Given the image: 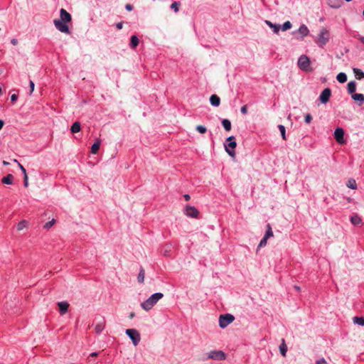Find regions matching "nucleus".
<instances>
[{
  "mask_svg": "<svg viewBox=\"0 0 364 364\" xmlns=\"http://www.w3.org/2000/svg\"><path fill=\"white\" fill-rule=\"evenodd\" d=\"M116 27L117 29L120 30L123 27V22H119L116 24Z\"/></svg>",
  "mask_w": 364,
  "mask_h": 364,
  "instance_id": "nucleus-49",
  "label": "nucleus"
},
{
  "mask_svg": "<svg viewBox=\"0 0 364 364\" xmlns=\"http://www.w3.org/2000/svg\"><path fill=\"white\" fill-rule=\"evenodd\" d=\"M329 33L328 31L323 28L321 31L318 35V44L320 46H323L326 45L328 41Z\"/></svg>",
  "mask_w": 364,
  "mask_h": 364,
  "instance_id": "nucleus-9",
  "label": "nucleus"
},
{
  "mask_svg": "<svg viewBox=\"0 0 364 364\" xmlns=\"http://www.w3.org/2000/svg\"><path fill=\"white\" fill-rule=\"evenodd\" d=\"M292 27V24L290 21H287L281 26L280 29L283 31L290 29Z\"/></svg>",
  "mask_w": 364,
  "mask_h": 364,
  "instance_id": "nucleus-34",
  "label": "nucleus"
},
{
  "mask_svg": "<svg viewBox=\"0 0 364 364\" xmlns=\"http://www.w3.org/2000/svg\"><path fill=\"white\" fill-rule=\"evenodd\" d=\"M60 20L65 22H70L72 19L71 15L64 9L60 10Z\"/></svg>",
  "mask_w": 364,
  "mask_h": 364,
  "instance_id": "nucleus-13",
  "label": "nucleus"
},
{
  "mask_svg": "<svg viewBox=\"0 0 364 364\" xmlns=\"http://www.w3.org/2000/svg\"><path fill=\"white\" fill-rule=\"evenodd\" d=\"M294 287H295V289H296L297 291H299V290H300V287H299L295 286Z\"/></svg>",
  "mask_w": 364,
  "mask_h": 364,
  "instance_id": "nucleus-57",
  "label": "nucleus"
},
{
  "mask_svg": "<svg viewBox=\"0 0 364 364\" xmlns=\"http://www.w3.org/2000/svg\"><path fill=\"white\" fill-rule=\"evenodd\" d=\"M90 355L91 356H97V353H91Z\"/></svg>",
  "mask_w": 364,
  "mask_h": 364,
  "instance_id": "nucleus-56",
  "label": "nucleus"
},
{
  "mask_svg": "<svg viewBox=\"0 0 364 364\" xmlns=\"http://www.w3.org/2000/svg\"><path fill=\"white\" fill-rule=\"evenodd\" d=\"M279 351L284 357L286 356V354L287 352V346L284 339H282V342L279 346Z\"/></svg>",
  "mask_w": 364,
  "mask_h": 364,
  "instance_id": "nucleus-25",
  "label": "nucleus"
},
{
  "mask_svg": "<svg viewBox=\"0 0 364 364\" xmlns=\"http://www.w3.org/2000/svg\"><path fill=\"white\" fill-rule=\"evenodd\" d=\"M346 186L348 188H350V189H356L357 188V184H356V182L354 179H350L348 181L347 183H346Z\"/></svg>",
  "mask_w": 364,
  "mask_h": 364,
  "instance_id": "nucleus-33",
  "label": "nucleus"
},
{
  "mask_svg": "<svg viewBox=\"0 0 364 364\" xmlns=\"http://www.w3.org/2000/svg\"><path fill=\"white\" fill-rule=\"evenodd\" d=\"M344 131L342 128H336L334 131V138L336 140V141L339 144H343L344 143Z\"/></svg>",
  "mask_w": 364,
  "mask_h": 364,
  "instance_id": "nucleus-12",
  "label": "nucleus"
},
{
  "mask_svg": "<svg viewBox=\"0 0 364 364\" xmlns=\"http://www.w3.org/2000/svg\"><path fill=\"white\" fill-rule=\"evenodd\" d=\"M210 102L214 107H218L220 104V99L216 95H212L210 97Z\"/></svg>",
  "mask_w": 364,
  "mask_h": 364,
  "instance_id": "nucleus-18",
  "label": "nucleus"
},
{
  "mask_svg": "<svg viewBox=\"0 0 364 364\" xmlns=\"http://www.w3.org/2000/svg\"><path fill=\"white\" fill-rule=\"evenodd\" d=\"M331 95V90L330 88L324 89L319 96V100L323 104H326L329 101V98Z\"/></svg>",
  "mask_w": 364,
  "mask_h": 364,
  "instance_id": "nucleus-10",
  "label": "nucleus"
},
{
  "mask_svg": "<svg viewBox=\"0 0 364 364\" xmlns=\"http://www.w3.org/2000/svg\"><path fill=\"white\" fill-rule=\"evenodd\" d=\"M337 80L341 83H344L347 81V75L344 73H340L336 76Z\"/></svg>",
  "mask_w": 364,
  "mask_h": 364,
  "instance_id": "nucleus-27",
  "label": "nucleus"
},
{
  "mask_svg": "<svg viewBox=\"0 0 364 364\" xmlns=\"http://www.w3.org/2000/svg\"><path fill=\"white\" fill-rule=\"evenodd\" d=\"M11 43L14 46H16L18 44V40L16 38H12L11 40Z\"/></svg>",
  "mask_w": 364,
  "mask_h": 364,
  "instance_id": "nucleus-50",
  "label": "nucleus"
},
{
  "mask_svg": "<svg viewBox=\"0 0 364 364\" xmlns=\"http://www.w3.org/2000/svg\"><path fill=\"white\" fill-rule=\"evenodd\" d=\"M164 255H166V256H168V255H169V254H168V250H166V251L164 252Z\"/></svg>",
  "mask_w": 364,
  "mask_h": 364,
  "instance_id": "nucleus-55",
  "label": "nucleus"
},
{
  "mask_svg": "<svg viewBox=\"0 0 364 364\" xmlns=\"http://www.w3.org/2000/svg\"><path fill=\"white\" fill-rule=\"evenodd\" d=\"M316 364H328L324 358H321L316 360Z\"/></svg>",
  "mask_w": 364,
  "mask_h": 364,
  "instance_id": "nucleus-46",
  "label": "nucleus"
},
{
  "mask_svg": "<svg viewBox=\"0 0 364 364\" xmlns=\"http://www.w3.org/2000/svg\"><path fill=\"white\" fill-rule=\"evenodd\" d=\"M58 306L59 307L60 314L63 315L67 312L69 307V304L66 301H60L58 303Z\"/></svg>",
  "mask_w": 364,
  "mask_h": 364,
  "instance_id": "nucleus-14",
  "label": "nucleus"
},
{
  "mask_svg": "<svg viewBox=\"0 0 364 364\" xmlns=\"http://www.w3.org/2000/svg\"><path fill=\"white\" fill-rule=\"evenodd\" d=\"M101 141L100 139H97V141L92 144L91 147V153L92 154H97L99 151Z\"/></svg>",
  "mask_w": 364,
  "mask_h": 364,
  "instance_id": "nucleus-22",
  "label": "nucleus"
},
{
  "mask_svg": "<svg viewBox=\"0 0 364 364\" xmlns=\"http://www.w3.org/2000/svg\"><path fill=\"white\" fill-rule=\"evenodd\" d=\"M196 129L200 134H204L207 131L206 127L203 125H198Z\"/></svg>",
  "mask_w": 364,
  "mask_h": 364,
  "instance_id": "nucleus-37",
  "label": "nucleus"
},
{
  "mask_svg": "<svg viewBox=\"0 0 364 364\" xmlns=\"http://www.w3.org/2000/svg\"><path fill=\"white\" fill-rule=\"evenodd\" d=\"M342 3V0H327L328 5L333 9L340 8Z\"/></svg>",
  "mask_w": 364,
  "mask_h": 364,
  "instance_id": "nucleus-16",
  "label": "nucleus"
},
{
  "mask_svg": "<svg viewBox=\"0 0 364 364\" xmlns=\"http://www.w3.org/2000/svg\"><path fill=\"white\" fill-rule=\"evenodd\" d=\"M358 39L361 43L364 44V36H360Z\"/></svg>",
  "mask_w": 364,
  "mask_h": 364,
  "instance_id": "nucleus-53",
  "label": "nucleus"
},
{
  "mask_svg": "<svg viewBox=\"0 0 364 364\" xmlns=\"http://www.w3.org/2000/svg\"><path fill=\"white\" fill-rule=\"evenodd\" d=\"M180 4L177 1H174L171 5V9H173L176 13L178 11V6Z\"/></svg>",
  "mask_w": 364,
  "mask_h": 364,
  "instance_id": "nucleus-38",
  "label": "nucleus"
},
{
  "mask_svg": "<svg viewBox=\"0 0 364 364\" xmlns=\"http://www.w3.org/2000/svg\"><path fill=\"white\" fill-rule=\"evenodd\" d=\"M4 124V122L3 120L0 119V130L2 129Z\"/></svg>",
  "mask_w": 364,
  "mask_h": 364,
  "instance_id": "nucleus-52",
  "label": "nucleus"
},
{
  "mask_svg": "<svg viewBox=\"0 0 364 364\" xmlns=\"http://www.w3.org/2000/svg\"><path fill=\"white\" fill-rule=\"evenodd\" d=\"M3 164H4V165H9V163L5 161H4Z\"/></svg>",
  "mask_w": 364,
  "mask_h": 364,
  "instance_id": "nucleus-58",
  "label": "nucleus"
},
{
  "mask_svg": "<svg viewBox=\"0 0 364 364\" xmlns=\"http://www.w3.org/2000/svg\"><path fill=\"white\" fill-rule=\"evenodd\" d=\"M226 141H229V142L228 144L227 143L224 144L225 151L230 156H235V149L237 146V143H236L235 136H230L227 139Z\"/></svg>",
  "mask_w": 364,
  "mask_h": 364,
  "instance_id": "nucleus-2",
  "label": "nucleus"
},
{
  "mask_svg": "<svg viewBox=\"0 0 364 364\" xmlns=\"http://www.w3.org/2000/svg\"><path fill=\"white\" fill-rule=\"evenodd\" d=\"M273 235H273L272 227L269 224H267L264 237H266V238H269V237H273Z\"/></svg>",
  "mask_w": 364,
  "mask_h": 364,
  "instance_id": "nucleus-31",
  "label": "nucleus"
},
{
  "mask_svg": "<svg viewBox=\"0 0 364 364\" xmlns=\"http://www.w3.org/2000/svg\"><path fill=\"white\" fill-rule=\"evenodd\" d=\"M222 125L225 130L229 132L231 130V122L228 119H224L222 120Z\"/></svg>",
  "mask_w": 364,
  "mask_h": 364,
  "instance_id": "nucleus-26",
  "label": "nucleus"
},
{
  "mask_svg": "<svg viewBox=\"0 0 364 364\" xmlns=\"http://www.w3.org/2000/svg\"><path fill=\"white\" fill-rule=\"evenodd\" d=\"M345 1H347V2H350V1H351L352 0H345Z\"/></svg>",
  "mask_w": 364,
  "mask_h": 364,
  "instance_id": "nucleus-59",
  "label": "nucleus"
},
{
  "mask_svg": "<svg viewBox=\"0 0 364 364\" xmlns=\"http://www.w3.org/2000/svg\"><path fill=\"white\" fill-rule=\"evenodd\" d=\"M268 239L269 238H266V237L264 236L263 238L260 240V242H259L257 248H261V247H264L267 245Z\"/></svg>",
  "mask_w": 364,
  "mask_h": 364,
  "instance_id": "nucleus-39",
  "label": "nucleus"
},
{
  "mask_svg": "<svg viewBox=\"0 0 364 364\" xmlns=\"http://www.w3.org/2000/svg\"><path fill=\"white\" fill-rule=\"evenodd\" d=\"M208 358L215 360H224L226 358V355L222 350H211L208 353Z\"/></svg>",
  "mask_w": 364,
  "mask_h": 364,
  "instance_id": "nucleus-6",
  "label": "nucleus"
},
{
  "mask_svg": "<svg viewBox=\"0 0 364 364\" xmlns=\"http://www.w3.org/2000/svg\"><path fill=\"white\" fill-rule=\"evenodd\" d=\"M134 313H131L130 315H129V318H134Z\"/></svg>",
  "mask_w": 364,
  "mask_h": 364,
  "instance_id": "nucleus-54",
  "label": "nucleus"
},
{
  "mask_svg": "<svg viewBox=\"0 0 364 364\" xmlns=\"http://www.w3.org/2000/svg\"><path fill=\"white\" fill-rule=\"evenodd\" d=\"M126 334L132 340L133 344L136 346L139 344L141 340L139 333L134 328H129L126 330Z\"/></svg>",
  "mask_w": 364,
  "mask_h": 364,
  "instance_id": "nucleus-4",
  "label": "nucleus"
},
{
  "mask_svg": "<svg viewBox=\"0 0 364 364\" xmlns=\"http://www.w3.org/2000/svg\"><path fill=\"white\" fill-rule=\"evenodd\" d=\"M14 162L18 163L19 168L21 170L23 175H25V173H26V171L25 168L16 159L14 160Z\"/></svg>",
  "mask_w": 364,
  "mask_h": 364,
  "instance_id": "nucleus-42",
  "label": "nucleus"
},
{
  "mask_svg": "<svg viewBox=\"0 0 364 364\" xmlns=\"http://www.w3.org/2000/svg\"><path fill=\"white\" fill-rule=\"evenodd\" d=\"M298 32L301 35V37H305V36H308L309 31L308 27L306 25L302 24L299 28Z\"/></svg>",
  "mask_w": 364,
  "mask_h": 364,
  "instance_id": "nucleus-19",
  "label": "nucleus"
},
{
  "mask_svg": "<svg viewBox=\"0 0 364 364\" xmlns=\"http://www.w3.org/2000/svg\"><path fill=\"white\" fill-rule=\"evenodd\" d=\"M363 15L364 16V9H363Z\"/></svg>",
  "mask_w": 364,
  "mask_h": 364,
  "instance_id": "nucleus-60",
  "label": "nucleus"
},
{
  "mask_svg": "<svg viewBox=\"0 0 364 364\" xmlns=\"http://www.w3.org/2000/svg\"><path fill=\"white\" fill-rule=\"evenodd\" d=\"M353 322L358 326H364V317L355 316L353 318Z\"/></svg>",
  "mask_w": 364,
  "mask_h": 364,
  "instance_id": "nucleus-32",
  "label": "nucleus"
},
{
  "mask_svg": "<svg viewBox=\"0 0 364 364\" xmlns=\"http://www.w3.org/2000/svg\"><path fill=\"white\" fill-rule=\"evenodd\" d=\"M145 277V272L142 267H140V270L137 277V280L139 283H143Z\"/></svg>",
  "mask_w": 364,
  "mask_h": 364,
  "instance_id": "nucleus-28",
  "label": "nucleus"
},
{
  "mask_svg": "<svg viewBox=\"0 0 364 364\" xmlns=\"http://www.w3.org/2000/svg\"><path fill=\"white\" fill-rule=\"evenodd\" d=\"M80 123L79 122H75L72 124L70 131L72 133H77L80 131Z\"/></svg>",
  "mask_w": 364,
  "mask_h": 364,
  "instance_id": "nucleus-24",
  "label": "nucleus"
},
{
  "mask_svg": "<svg viewBox=\"0 0 364 364\" xmlns=\"http://www.w3.org/2000/svg\"><path fill=\"white\" fill-rule=\"evenodd\" d=\"M18 99V95L16 94H13L11 96V100L13 103L16 102Z\"/></svg>",
  "mask_w": 364,
  "mask_h": 364,
  "instance_id": "nucleus-47",
  "label": "nucleus"
},
{
  "mask_svg": "<svg viewBox=\"0 0 364 364\" xmlns=\"http://www.w3.org/2000/svg\"><path fill=\"white\" fill-rule=\"evenodd\" d=\"M348 92L353 95L356 90V82L355 81H350L347 85Z\"/></svg>",
  "mask_w": 364,
  "mask_h": 364,
  "instance_id": "nucleus-20",
  "label": "nucleus"
},
{
  "mask_svg": "<svg viewBox=\"0 0 364 364\" xmlns=\"http://www.w3.org/2000/svg\"><path fill=\"white\" fill-rule=\"evenodd\" d=\"M279 130L281 133L282 137L284 140H286V130L285 127L282 124L278 126Z\"/></svg>",
  "mask_w": 364,
  "mask_h": 364,
  "instance_id": "nucleus-35",
  "label": "nucleus"
},
{
  "mask_svg": "<svg viewBox=\"0 0 364 364\" xmlns=\"http://www.w3.org/2000/svg\"><path fill=\"white\" fill-rule=\"evenodd\" d=\"M353 73L355 77L358 80L364 77V73L358 68H353Z\"/></svg>",
  "mask_w": 364,
  "mask_h": 364,
  "instance_id": "nucleus-29",
  "label": "nucleus"
},
{
  "mask_svg": "<svg viewBox=\"0 0 364 364\" xmlns=\"http://www.w3.org/2000/svg\"><path fill=\"white\" fill-rule=\"evenodd\" d=\"M29 86H30V95H31L34 90V87H35L34 82L32 80H30Z\"/></svg>",
  "mask_w": 364,
  "mask_h": 364,
  "instance_id": "nucleus-43",
  "label": "nucleus"
},
{
  "mask_svg": "<svg viewBox=\"0 0 364 364\" xmlns=\"http://www.w3.org/2000/svg\"><path fill=\"white\" fill-rule=\"evenodd\" d=\"M133 8H134V7H133V6H132V5H131V4H127V5L125 6V9H126L127 11H132V10H133Z\"/></svg>",
  "mask_w": 364,
  "mask_h": 364,
  "instance_id": "nucleus-48",
  "label": "nucleus"
},
{
  "mask_svg": "<svg viewBox=\"0 0 364 364\" xmlns=\"http://www.w3.org/2000/svg\"><path fill=\"white\" fill-rule=\"evenodd\" d=\"M312 120V116L311 114L307 113L304 117V121L306 124H309Z\"/></svg>",
  "mask_w": 364,
  "mask_h": 364,
  "instance_id": "nucleus-40",
  "label": "nucleus"
},
{
  "mask_svg": "<svg viewBox=\"0 0 364 364\" xmlns=\"http://www.w3.org/2000/svg\"><path fill=\"white\" fill-rule=\"evenodd\" d=\"M241 113L243 114H246L247 113V105H244L240 109Z\"/></svg>",
  "mask_w": 364,
  "mask_h": 364,
  "instance_id": "nucleus-45",
  "label": "nucleus"
},
{
  "mask_svg": "<svg viewBox=\"0 0 364 364\" xmlns=\"http://www.w3.org/2000/svg\"><path fill=\"white\" fill-rule=\"evenodd\" d=\"M298 65L301 70L304 71L310 70V59L305 55H301L298 60Z\"/></svg>",
  "mask_w": 364,
  "mask_h": 364,
  "instance_id": "nucleus-5",
  "label": "nucleus"
},
{
  "mask_svg": "<svg viewBox=\"0 0 364 364\" xmlns=\"http://www.w3.org/2000/svg\"><path fill=\"white\" fill-rule=\"evenodd\" d=\"M183 197H184V198H185V200H190V198H191V197H190V196H189L188 194H185V195L183 196Z\"/></svg>",
  "mask_w": 364,
  "mask_h": 364,
  "instance_id": "nucleus-51",
  "label": "nucleus"
},
{
  "mask_svg": "<svg viewBox=\"0 0 364 364\" xmlns=\"http://www.w3.org/2000/svg\"><path fill=\"white\" fill-rule=\"evenodd\" d=\"M14 176L12 174H8L1 179V182L4 184L11 185L13 183Z\"/></svg>",
  "mask_w": 364,
  "mask_h": 364,
  "instance_id": "nucleus-21",
  "label": "nucleus"
},
{
  "mask_svg": "<svg viewBox=\"0 0 364 364\" xmlns=\"http://www.w3.org/2000/svg\"><path fill=\"white\" fill-rule=\"evenodd\" d=\"M95 321H97L95 328V332L97 333H100L105 328V318L102 316H97L95 318Z\"/></svg>",
  "mask_w": 364,
  "mask_h": 364,
  "instance_id": "nucleus-11",
  "label": "nucleus"
},
{
  "mask_svg": "<svg viewBox=\"0 0 364 364\" xmlns=\"http://www.w3.org/2000/svg\"><path fill=\"white\" fill-rule=\"evenodd\" d=\"M55 223V220L53 219L52 220L50 221H48L47 222L45 225H44V228L46 229H49L50 228H51L53 226V225Z\"/></svg>",
  "mask_w": 364,
  "mask_h": 364,
  "instance_id": "nucleus-41",
  "label": "nucleus"
},
{
  "mask_svg": "<svg viewBox=\"0 0 364 364\" xmlns=\"http://www.w3.org/2000/svg\"><path fill=\"white\" fill-rule=\"evenodd\" d=\"M265 23L271 28L273 29V31L274 33H278L279 30H280V28H281V25L279 24H275V23H272L270 21H268V20H266L265 21Z\"/></svg>",
  "mask_w": 364,
  "mask_h": 364,
  "instance_id": "nucleus-17",
  "label": "nucleus"
},
{
  "mask_svg": "<svg viewBox=\"0 0 364 364\" xmlns=\"http://www.w3.org/2000/svg\"><path fill=\"white\" fill-rule=\"evenodd\" d=\"M234 320V316L230 314H222L219 317V326L221 328H225Z\"/></svg>",
  "mask_w": 364,
  "mask_h": 364,
  "instance_id": "nucleus-3",
  "label": "nucleus"
},
{
  "mask_svg": "<svg viewBox=\"0 0 364 364\" xmlns=\"http://www.w3.org/2000/svg\"><path fill=\"white\" fill-rule=\"evenodd\" d=\"M350 222L355 225H360L362 222L361 218L358 215H353L350 217Z\"/></svg>",
  "mask_w": 364,
  "mask_h": 364,
  "instance_id": "nucleus-30",
  "label": "nucleus"
},
{
  "mask_svg": "<svg viewBox=\"0 0 364 364\" xmlns=\"http://www.w3.org/2000/svg\"><path fill=\"white\" fill-rule=\"evenodd\" d=\"M26 225H27V222L26 220H21L17 225V230H22L23 228H25L26 227Z\"/></svg>",
  "mask_w": 364,
  "mask_h": 364,
  "instance_id": "nucleus-36",
  "label": "nucleus"
},
{
  "mask_svg": "<svg viewBox=\"0 0 364 364\" xmlns=\"http://www.w3.org/2000/svg\"><path fill=\"white\" fill-rule=\"evenodd\" d=\"M139 41L138 37L136 35H133L131 37L130 41V47L132 48H135L139 45Z\"/></svg>",
  "mask_w": 364,
  "mask_h": 364,
  "instance_id": "nucleus-23",
  "label": "nucleus"
},
{
  "mask_svg": "<svg viewBox=\"0 0 364 364\" xmlns=\"http://www.w3.org/2000/svg\"><path fill=\"white\" fill-rule=\"evenodd\" d=\"M23 185L25 187H27L28 186L27 173H25L23 176Z\"/></svg>",
  "mask_w": 364,
  "mask_h": 364,
  "instance_id": "nucleus-44",
  "label": "nucleus"
},
{
  "mask_svg": "<svg viewBox=\"0 0 364 364\" xmlns=\"http://www.w3.org/2000/svg\"><path fill=\"white\" fill-rule=\"evenodd\" d=\"M353 100L358 102V105L360 106L364 103V95L360 93H354L351 95Z\"/></svg>",
  "mask_w": 364,
  "mask_h": 364,
  "instance_id": "nucleus-15",
  "label": "nucleus"
},
{
  "mask_svg": "<svg viewBox=\"0 0 364 364\" xmlns=\"http://www.w3.org/2000/svg\"><path fill=\"white\" fill-rule=\"evenodd\" d=\"M183 213L187 217L192 218H197L199 215V211L194 206L189 205L185 207Z\"/></svg>",
  "mask_w": 364,
  "mask_h": 364,
  "instance_id": "nucleus-8",
  "label": "nucleus"
},
{
  "mask_svg": "<svg viewBox=\"0 0 364 364\" xmlns=\"http://www.w3.org/2000/svg\"><path fill=\"white\" fill-rule=\"evenodd\" d=\"M53 23H54L55 28L60 32L64 33H70L68 26L67 25V22L63 21L62 20H60V19H55L53 21Z\"/></svg>",
  "mask_w": 364,
  "mask_h": 364,
  "instance_id": "nucleus-7",
  "label": "nucleus"
},
{
  "mask_svg": "<svg viewBox=\"0 0 364 364\" xmlns=\"http://www.w3.org/2000/svg\"><path fill=\"white\" fill-rule=\"evenodd\" d=\"M164 297V294L157 292L151 295L146 300L141 303V306L145 311L151 310L154 306Z\"/></svg>",
  "mask_w": 364,
  "mask_h": 364,
  "instance_id": "nucleus-1",
  "label": "nucleus"
}]
</instances>
